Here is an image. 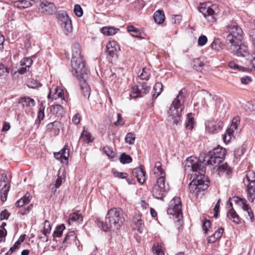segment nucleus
<instances>
[{"mask_svg": "<svg viewBox=\"0 0 255 255\" xmlns=\"http://www.w3.org/2000/svg\"><path fill=\"white\" fill-rule=\"evenodd\" d=\"M223 161V159L208 153L201 154L199 158L192 156L187 158L185 169L188 172H195L196 176V178L189 184V191L192 196L198 198L209 187V181L204 174L205 166L211 165L215 168L218 167Z\"/></svg>", "mask_w": 255, "mask_h": 255, "instance_id": "1", "label": "nucleus"}, {"mask_svg": "<svg viewBox=\"0 0 255 255\" xmlns=\"http://www.w3.org/2000/svg\"><path fill=\"white\" fill-rule=\"evenodd\" d=\"M125 221V213L122 209L119 208H113L108 211L105 222L99 218L96 220L97 226L103 231L110 230L115 232L122 228Z\"/></svg>", "mask_w": 255, "mask_h": 255, "instance_id": "2", "label": "nucleus"}, {"mask_svg": "<svg viewBox=\"0 0 255 255\" xmlns=\"http://www.w3.org/2000/svg\"><path fill=\"white\" fill-rule=\"evenodd\" d=\"M185 90L181 89L173 100L168 112V121L171 124H178L181 121V115L184 108Z\"/></svg>", "mask_w": 255, "mask_h": 255, "instance_id": "3", "label": "nucleus"}, {"mask_svg": "<svg viewBox=\"0 0 255 255\" xmlns=\"http://www.w3.org/2000/svg\"><path fill=\"white\" fill-rule=\"evenodd\" d=\"M231 200H232L235 204L241 206L245 211L247 212L248 216L250 217L251 221L253 222L254 220V214L249 205L247 204L246 200L239 198L237 196H235L232 199L230 198L228 202V204L229 205V207H228L229 208V211L227 214V217L228 218L233 222L238 224L240 223L241 221V218L232 207V203L231 201Z\"/></svg>", "mask_w": 255, "mask_h": 255, "instance_id": "4", "label": "nucleus"}, {"mask_svg": "<svg viewBox=\"0 0 255 255\" xmlns=\"http://www.w3.org/2000/svg\"><path fill=\"white\" fill-rule=\"evenodd\" d=\"M72 72L78 73L83 78L86 76V68L81 55V47L78 43H75L72 47L71 59Z\"/></svg>", "mask_w": 255, "mask_h": 255, "instance_id": "5", "label": "nucleus"}, {"mask_svg": "<svg viewBox=\"0 0 255 255\" xmlns=\"http://www.w3.org/2000/svg\"><path fill=\"white\" fill-rule=\"evenodd\" d=\"M229 50L231 53L237 56H248L246 64L249 66L255 68V53L249 54L248 48L241 42L234 43L230 45Z\"/></svg>", "mask_w": 255, "mask_h": 255, "instance_id": "6", "label": "nucleus"}, {"mask_svg": "<svg viewBox=\"0 0 255 255\" xmlns=\"http://www.w3.org/2000/svg\"><path fill=\"white\" fill-rule=\"evenodd\" d=\"M227 28L229 33L227 40L231 45L242 42L243 31L236 22H231L227 26Z\"/></svg>", "mask_w": 255, "mask_h": 255, "instance_id": "7", "label": "nucleus"}, {"mask_svg": "<svg viewBox=\"0 0 255 255\" xmlns=\"http://www.w3.org/2000/svg\"><path fill=\"white\" fill-rule=\"evenodd\" d=\"M165 179L162 177L157 178L151 190L152 195L155 198L162 200L169 191V185L167 183L165 184Z\"/></svg>", "mask_w": 255, "mask_h": 255, "instance_id": "8", "label": "nucleus"}, {"mask_svg": "<svg viewBox=\"0 0 255 255\" xmlns=\"http://www.w3.org/2000/svg\"><path fill=\"white\" fill-rule=\"evenodd\" d=\"M200 12L202 13L208 21L214 22L219 12V9L216 5L207 6L206 3H202L199 8Z\"/></svg>", "mask_w": 255, "mask_h": 255, "instance_id": "9", "label": "nucleus"}, {"mask_svg": "<svg viewBox=\"0 0 255 255\" xmlns=\"http://www.w3.org/2000/svg\"><path fill=\"white\" fill-rule=\"evenodd\" d=\"M244 183L247 186V197L251 202H253L255 199V172L249 171L246 174V181Z\"/></svg>", "mask_w": 255, "mask_h": 255, "instance_id": "10", "label": "nucleus"}, {"mask_svg": "<svg viewBox=\"0 0 255 255\" xmlns=\"http://www.w3.org/2000/svg\"><path fill=\"white\" fill-rule=\"evenodd\" d=\"M168 214L175 216L179 221L182 217L181 211V202L180 197H175L170 202L169 207L167 210Z\"/></svg>", "mask_w": 255, "mask_h": 255, "instance_id": "11", "label": "nucleus"}, {"mask_svg": "<svg viewBox=\"0 0 255 255\" xmlns=\"http://www.w3.org/2000/svg\"><path fill=\"white\" fill-rule=\"evenodd\" d=\"M139 84V87L137 86H134L131 88L130 96L135 98L141 97L149 92L150 87L148 86L146 82H140L138 81Z\"/></svg>", "mask_w": 255, "mask_h": 255, "instance_id": "12", "label": "nucleus"}, {"mask_svg": "<svg viewBox=\"0 0 255 255\" xmlns=\"http://www.w3.org/2000/svg\"><path fill=\"white\" fill-rule=\"evenodd\" d=\"M239 123L240 119L239 117H236L232 120L231 126L226 129L223 136V139L225 143H228L234 137V132L237 129Z\"/></svg>", "mask_w": 255, "mask_h": 255, "instance_id": "13", "label": "nucleus"}, {"mask_svg": "<svg viewBox=\"0 0 255 255\" xmlns=\"http://www.w3.org/2000/svg\"><path fill=\"white\" fill-rule=\"evenodd\" d=\"M206 130L210 133H215L221 130L223 126V122L219 120H208L205 123Z\"/></svg>", "mask_w": 255, "mask_h": 255, "instance_id": "14", "label": "nucleus"}, {"mask_svg": "<svg viewBox=\"0 0 255 255\" xmlns=\"http://www.w3.org/2000/svg\"><path fill=\"white\" fill-rule=\"evenodd\" d=\"M73 74L76 76L78 79L80 81L81 90L83 92L84 96L85 97H87L89 98L90 95V88L87 83L86 82V79L88 77L87 70L86 69V76L84 77V78L81 77L80 73H75V72H74Z\"/></svg>", "mask_w": 255, "mask_h": 255, "instance_id": "15", "label": "nucleus"}, {"mask_svg": "<svg viewBox=\"0 0 255 255\" xmlns=\"http://www.w3.org/2000/svg\"><path fill=\"white\" fill-rule=\"evenodd\" d=\"M39 9L43 13L51 14L56 11V7L52 2L44 0L41 2Z\"/></svg>", "mask_w": 255, "mask_h": 255, "instance_id": "16", "label": "nucleus"}, {"mask_svg": "<svg viewBox=\"0 0 255 255\" xmlns=\"http://www.w3.org/2000/svg\"><path fill=\"white\" fill-rule=\"evenodd\" d=\"M7 177L6 175H2V178L0 181V187L3 186L0 192V199L2 202H4L6 200L7 193L9 191L10 186L6 183Z\"/></svg>", "mask_w": 255, "mask_h": 255, "instance_id": "17", "label": "nucleus"}, {"mask_svg": "<svg viewBox=\"0 0 255 255\" xmlns=\"http://www.w3.org/2000/svg\"><path fill=\"white\" fill-rule=\"evenodd\" d=\"M199 100H201V104L203 106H208L214 103L213 97L206 91L202 92L199 94Z\"/></svg>", "mask_w": 255, "mask_h": 255, "instance_id": "18", "label": "nucleus"}, {"mask_svg": "<svg viewBox=\"0 0 255 255\" xmlns=\"http://www.w3.org/2000/svg\"><path fill=\"white\" fill-rule=\"evenodd\" d=\"M132 174L137 178L140 183H143L145 181V172L142 165L135 168L132 171Z\"/></svg>", "mask_w": 255, "mask_h": 255, "instance_id": "19", "label": "nucleus"}, {"mask_svg": "<svg viewBox=\"0 0 255 255\" xmlns=\"http://www.w3.org/2000/svg\"><path fill=\"white\" fill-rule=\"evenodd\" d=\"M106 52L111 57H114L117 55L118 51L120 49L119 46L114 41L109 42L106 45Z\"/></svg>", "mask_w": 255, "mask_h": 255, "instance_id": "20", "label": "nucleus"}, {"mask_svg": "<svg viewBox=\"0 0 255 255\" xmlns=\"http://www.w3.org/2000/svg\"><path fill=\"white\" fill-rule=\"evenodd\" d=\"M32 63L33 61L30 57H25L21 59L20 61L21 67L18 69V73L20 74L25 73L29 70Z\"/></svg>", "mask_w": 255, "mask_h": 255, "instance_id": "21", "label": "nucleus"}, {"mask_svg": "<svg viewBox=\"0 0 255 255\" xmlns=\"http://www.w3.org/2000/svg\"><path fill=\"white\" fill-rule=\"evenodd\" d=\"M37 0H21L14 1L13 6L19 8H26L32 5Z\"/></svg>", "mask_w": 255, "mask_h": 255, "instance_id": "22", "label": "nucleus"}, {"mask_svg": "<svg viewBox=\"0 0 255 255\" xmlns=\"http://www.w3.org/2000/svg\"><path fill=\"white\" fill-rule=\"evenodd\" d=\"M19 103L21 104L23 108L29 110L35 105L34 100L30 97H24L19 99Z\"/></svg>", "mask_w": 255, "mask_h": 255, "instance_id": "23", "label": "nucleus"}, {"mask_svg": "<svg viewBox=\"0 0 255 255\" xmlns=\"http://www.w3.org/2000/svg\"><path fill=\"white\" fill-rule=\"evenodd\" d=\"M54 155L55 158L57 159H60L61 162L65 163V162L67 161L69 156V151L65 147L60 151L54 152Z\"/></svg>", "mask_w": 255, "mask_h": 255, "instance_id": "24", "label": "nucleus"}, {"mask_svg": "<svg viewBox=\"0 0 255 255\" xmlns=\"http://www.w3.org/2000/svg\"><path fill=\"white\" fill-rule=\"evenodd\" d=\"M133 222L136 226L137 231L140 233H143L144 231V224L141 220L140 215L135 214L133 217Z\"/></svg>", "mask_w": 255, "mask_h": 255, "instance_id": "25", "label": "nucleus"}, {"mask_svg": "<svg viewBox=\"0 0 255 255\" xmlns=\"http://www.w3.org/2000/svg\"><path fill=\"white\" fill-rule=\"evenodd\" d=\"M208 153L212 154L213 156L220 158L224 160L226 155V149L221 146H218L213 149V150L210 151Z\"/></svg>", "mask_w": 255, "mask_h": 255, "instance_id": "26", "label": "nucleus"}, {"mask_svg": "<svg viewBox=\"0 0 255 255\" xmlns=\"http://www.w3.org/2000/svg\"><path fill=\"white\" fill-rule=\"evenodd\" d=\"M153 174L158 178L162 177L165 179V172L161 167V164L160 162H156L153 169Z\"/></svg>", "mask_w": 255, "mask_h": 255, "instance_id": "27", "label": "nucleus"}, {"mask_svg": "<svg viewBox=\"0 0 255 255\" xmlns=\"http://www.w3.org/2000/svg\"><path fill=\"white\" fill-rule=\"evenodd\" d=\"M94 137L88 130L84 128L81 134L80 139L86 143L91 142L93 141Z\"/></svg>", "mask_w": 255, "mask_h": 255, "instance_id": "28", "label": "nucleus"}, {"mask_svg": "<svg viewBox=\"0 0 255 255\" xmlns=\"http://www.w3.org/2000/svg\"><path fill=\"white\" fill-rule=\"evenodd\" d=\"M49 111L53 115L60 117L62 116L63 113V109L61 105L57 104L50 106L49 107Z\"/></svg>", "mask_w": 255, "mask_h": 255, "instance_id": "29", "label": "nucleus"}, {"mask_svg": "<svg viewBox=\"0 0 255 255\" xmlns=\"http://www.w3.org/2000/svg\"><path fill=\"white\" fill-rule=\"evenodd\" d=\"M217 171L219 174L225 173L226 175H229L231 173L232 169L228 166L226 163H221L218 166Z\"/></svg>", "mask_w": 255, "mask_h": 255, "instance_id": "30", "label": "nucleus"}, {"mask_svg": "<svg viewBox=\"0 0 255 255\" xmlns=\"http://www.w3.org/2000/svg\"><path fill=\"white\" fill-rule=\"evenodd\" d=\"M154 20L158 24H161L163 22L165 19L164 13L162 10H157L154 13Z\"/></svg>", "mask_w": 255, "mask_h": 255, "instance_id": "31", "label": "nucleus"}, {"mask_svg": "<svg viewBox=\"0 0 255 255\" xmlns=\"http://www.w3.org/2000/svg\"><path fill=\"white\" fill-rule=\"evenodd\" d=\"M76 239L77 237L75 236V232L70 231L67 233V235L65 237L63 243V244H71L72 242H76ZM75 244L77 245L76 242H75Z\"/></svg>", "mask_w": 255, "mask_h": 255, "instance_id": "32", "label": "nucleus"}, {"mask_svg": "<svg viewBox=\"0 0 255 255\" xmlns=\"http://www.w3.org/2000/svg\"><path fill=\"white\" fill-rule=\"evenodd\" d=\"M53 99H61L62 101L64 100L63 90L60 87L57 86L54 90V93L52 95Z\"/></svg>", "mask_w": 255, "mask_h": 255, "instance_id": "33", "label": "nucleus"}, {"mask_svg": "<svg viewBox=\"0 0 255 255\" xmlns=\"http://www.w3.org/2000/svg\"><path fill=\"white\" fill-rule=\"evenodd\" d=\"M31 199V197L30 195L28 193H27L24 196H23L16 202V206L17 207H22L24 205L28 204L30 202Z\"/></svg>", "mask_w": 255, "mask_h": 255, "instance_id": "34", "label": "nucleus"}, {"mask_svg": "<svg viewBox=\"0 0 255 255\" xmlns=\"http://www.w3.org/2000/svg\"><path fill=\"white\" fill-rule=\"evenodd\" d=\"M194 121L193 115L192 113H189L187 115L186 122L185 124V128L190 130H191L194 125Z\"/></svg>", "mask_w": 255, "mask_h": 255, "instance_id": "35", "label": "nucleus"}, {"mask_svg": "<svg viewBox=\"0 0 255 255\" xmlns=\"http://www.w3.org/2000/svg\"><path fill=\"white\" fill-rule=\"evenodd\" d=\"M127 30L129 33H132L131 34V36L137 37V38H141V31L140 30L135 27L134 26L130 25H128L127 26Z\"/></svg>", "mask_w": 255, "mask_h": 255, "instance_id": "36", "label": "nucleus"}, {"mask_svg": "<svg viewBox=\"0 0 255 255\" xmlns=\"http://www.w3.org/2000/svg\"><path fill=\"white\" fill-rule=\"evenodd\" d=\"M9 73V69L5 66L2 63H0V79H6L8 76Z\"/></svg>", "mask_w": 255, "mask_h": 255, "instance_id": "37", "label": "nucleus"}, {"mask_svg": "<svg viewBox=\"0 0 255 255\" xmlns=\"http://www.w3.org/2000/svg\"><path fill=\"white\" fill-rule=\"evenodd\" d=\"M162 87V84L160 82H157L154 85L152 92L153 98H156L160 94Z\"/></svg>", "mask_w": 255, "mask_h": 255, "instance_id": "38", "label": "nucleus"}, {"mask_svg": "<svg viewBox=\"0 0 255 255\" xmlns=\"http://www.w3.org/2000/svg\"><path fill=\"white\" fill-rule=\"evenodd\" d=\"M83 221V217L79 212H75L71 214L69 219V224H70L73 222L77 221L78 223Z\"/></svg>", "mask_w": 255, "mask_h": 255, "instance_id": "39", "label": "nucleus"}, {"mask_svg": "<svg viewBox=\"0 0 255 255\" xmlns=\"http://www.w3.org/2000/svg\"><path fill=\"white\" fill-rule=\"evenodd\" d=\"M119 29L113 27H104L102 29V32L106 35H113L115 34Z\"/></svg>", "mask_w": 255, "mask_h": 255, "instance_id": "40", "label": "nucleus"}, {"mask_svg": "<svg viewBox=\"0 0 255 255\" xmlns=\"http://www.w3.org/2000/svg\"><path fill=\"white\" fill-rule=\"evenodd\" d=\"M65 229V227L64 224H61L59 226H57L53 232V237L54 238L60 237L62 235L63 232Z\"/></svg>", "mask_w": 255, "mask_h": 255, "instance_id": "41", "label": "nucleus"}, {"mask_svg": "<svg viewBox=\"0 0 255 255\" xmlns=\"http://www.w3.org/2000/svg\"><path fill=\"white\" fill-rule=\"evenodd\" d=\"M204 65L203 61L201 60L200 58H196L193 60V68L197 71H200L201 68Z\"/></svg>", "mask_w": 255, "mask_h": 255, "instance_id": "42", "label": "nucleus"}, {"mask_svg": "<svg viewBox=\"0 0 255 255\" xmlns=\"http://www.w3.org/2000/svg\"><path fill=\"white\" fill-rule=\"evenodd\" d=\"M150 73L149 70L146 68H144L142 69V73L138 76L137 80H147L149 78Z\"/></svg>", "mask_w": 255, "mask_h": 255, "instance_id": "43", "label": "nucleus"}, {"mask_svg": "<svg viewBox=\"0 0 255 255\" xmlns=\"http://www.w3.org/2000/svg\"><path fill=\"white\" fill-rule=\"evenodd\" d=\"M153 254L155 255H164L163 250L161 245L154 244L152 247Z\"/></svg>", "mask_w": 255, "mask_h": 255, "instance_id": "44", "label": "nucleus"}, {"mask_svg": "<svg viewBox=\"0 0 255 255\" xmlns=\"http://www.w3.org/2000/svg\"><path fill=\"white\" fill-rule=\"evenodd\" d=\"M120 162L123 164L129 163L132 162V158L129 155L123 153L120 157Z\"/></svg>", "mask_w": 255, "mask_h": 255, "instance_id": "45", "label": "nucleus"}, {"mask_svg": "<svg viewBox=\"0 0 255 255\" xmlns=\"http://www.w3.org/2000/svg\"><path fill=\"white\" fill-rule=\"evenodd\" d=\"M115 119H116V121H115V119L113 118L112 121L113 124L116 126H123L124 124V122L123 119L122 118L120 114H118L115 116Z\"/></svg>", "mask_w": 255, "mask_h": 255, "instance_id": "46", "label": "nucleus"}, {"mask_svg": "<svg viewBox=\"0 0 255 255\" xmlns=\"http://www.w3.org/2000/svg\"><path fill=\"white\" fill-rule=\"evenodd\" d=\"M229 67L234 70H238L239 71L245 70V68L242 66H239L237 63H236L234 61H231L228 63Z\"/></svg>", "mask_w": 255, "mask_h": 255, "instance_id": "47", "label": "nucleus"}, {"mask_svg": "<svg viewBox=\"0 0 255 255\" xmlns=\"http://www.w3.org/2000/svg\"><path fill=\"white\" fill-rule=\"evenodd\" d=\"M64 31L66 34H68L69 33H71L72 31L73 27L71 20L68 22H66L64 24Z\"/></svg>", "mask_w": 255, "mask_h": 255, "instance_id": "48", "label": "nucleus"}, {"mask_svg": "<svg viewBox=\"0 0 255 255\" xmlns=\"http://www.w3.org/2000/svg\"><path fill=\"white\" fill-rule=\"evenodd\" d=\"M74 12L78 17H81L83 14V9L79 4L75 5L74 7Z\"/></svg>", "mask_w": 255, "mask_h": 255, "instance_id": "49", "label": "nucleus"}, {"mask_svg": "<svg viewBox=\"0 0 255 255\" xmlns=\"http://www.w3.org/2000/svg\"><path fill=\"white\" fill-rule=\"evenodd\" d=\"M60 127V123L58 121H55L52 123H50L47 125V128L48 129H59V128Z\"/></svg>", "mask_w": 255, "mask_h": 255, "instance_id": "50", "label": "nucleus"}, {"mask_svg": "<svg viewBox=\"0 0 255 255\" xmlns=\"http://www.w3.org/2000/svg\"><path fill=\"white\" fill-rule=\"evenodd\" d=\"M62 179H63L61 178V177L58 176V177L57 178L55 181V184L51 188L52 193H54L56 191L58 187H59L61 185L62 182Z\"/></svg>", "mask_w": 255, "mask_h": 255, "instance_id": "51", "label": "nucleus"}, {"mask_svg": "<svg viewBox=\"0 0 255 255\" xmlns=\"http://www.w3.org/2000/svg\"><path fill=\"white\" fill-rule=\"evenodd\" d=\"M59 17L60 21L63 24L65 23L66 22L70 21L71 19L69 18L68 14L66 12H63L59 14Z\"/></svg>", "mask_w": 255, "mask_h": 255, "instance_id": "52", "label": "nucleus"}, {"mask_svg": "<svg viewBox=\"0 0 255 255\" xmlns=\"http://www.w3.org/2000/svg\"><path fill=\"white\" fill-rule=\"evenodd\" d=\"M125 140L126 142L132 144L135 140V136L131 132L128 133L125 137Z\"/></svg>", "mask_w": 255, "mask_h": 255, "instance_id": "53", "label": "nucleus"}, {"mask_svg": "<svg viewBox=\"0 0 255 255\" xmlns=\"http://www.w3.org/2000/svg\"><path fill=\"white\" fill-rule=\"evenodd\" d=\"M211 48L216 50H219L221 48V43L219 39L213 41L211 45Z\"/></svg>", "mask_w": 255, "mask_h": 255, "instance_id": "54", "label": "nucleus"}, {"mask_svg": "<svg viewBox=\"0 0 255 255\" xmlns=\"http://www.w3.org/2000/svg\"><path fill=\"white\" fill-rule=\"evenodd\" d=\"M207 42V38L205 35L200 36L198 39V44L199 46H202L205 45Z\"/></svg>", "mask_w": 255, "mask_h": 255, "instance_id": "55", "label": "nucleus"}, {"mask_svg": "<svg viewBox=\"0 0 255 255\" xmlns=\"http://www.w3.org/2000/svg\"><path fill=\"white\" fill-rule=\"evenodd\" d=\"M51 230V225L49 221H45L44 224L43 231H45V235L50 234Z\"/></svg>", "mask_w": 255, "mask_h": 255, "instance_id": "56", "label": "nucleus"}, {"mask_svg": "<svg viewBox=\"0 0 255 255\" xmlns=\"http://www.w3.org/2000/svg\"><path fill=\"white\" fill-rule=\"evenodd\" d=\"M245 152V150L243 148H239L236 149L234 151V156L236 158L238 159Z\"/></svg>", "mask_w": 255, "mask_h": 255, "instance_id": "57", "label": "nucleus"}, {"mask_svg": "<svg viewBox=\"0 0 255 255\" xmlns=\"http://www.w3.org/2000/svg\"><path fill=\"white\" fill-rule=\"evenodd\" d=\"M44 107L43 104H41L37 116V118L39 121L42 120L44 117Z\"/></svg>", "mask_w": 255, "mask_h": 255, "instance_id": "58", "label": "nucleus"}, {"mask_svg": "<svg viewBox=\"0 0 255 255\" xmlns=\"http://www.w3.org/2000/svg\"><path fill=\"white\" fill-rule=\"evenodd\" d=\"M32 207V205L30 204L27 207V208L20 209L19 211V213L22 215H27L31 210Z\"/></svg>", "mask_w": 255, "mask_h": 255, "instance_id": "59", "label": "nucleus"}, {"mask_svg": "<svg viewBox=\"0 0 255 255\" xmlns=\"http://www.w3.org/2000/svg\"><path fill=\"white\" fill-rule=\"evenodd\" d=\"M223 232L224 229L222 228H220L218 229L213 235L217 240H219L221 237Z\"/></svg>", "mask_w": 255, "mask_h": 255, "instance_id": "60", "label": "nucleus"}, {"mask_svg": "<svg viewBox=\"0 0 255 255\" xmlns=\"http://www.w3.org/2000/svg\"><path fill=\"white\" fill-rule=\"evenodd\" d=\"M114 175L117 177L120 178L124 179L126 178L128 176V174L126 173L120 172L118 171H114L113 172Z\"/></svg>", "mask_w": 255, "mask_h": 255, "instance_id": "61", "label": "nucleus"}, {"mask_svg": "<svg viewBox=\"0 0 255 255\" xmlns=\"http://www.w3.org/2000/svg\"><path fill=\"white\" fill-rule=\"evenodd\" d=\"M6 233V231L5 229L0 228V242L4 241Z\"/></svg>", "mask_w": 255, "mask_h": 255, "instance_id": "62", "label": "nucleus"}, {"mask_svg": "<svg viewBox=\"0 0 255 255\" xmlns=\"http://www.w3.org/2000/svg\"><path fill=\"white\" fill-rule=\"evenodd\" d=\"M9 214L7 210H5L2 211L0 214V218L1 220L7 219L9 217Z\"/></svg>", "mask_w": 255, "mask_h": 255, "instance_id": "63", "label": "nucleus"}, {"mask_svg": "<svg viewBox=\"0 0 255 255\" xmlns=\"http://www.w3.org/2000/svg\"><path fill=\"white\" fill-rule=\"evenodd\" d=\"M72 122L75 124H78L81 121V117L79 114H75L72 119Z\"/></svg>", "mask_w": 255, "mask_h": 255, "instance_id": "64", "label": "nucleus"}]
</instances>
